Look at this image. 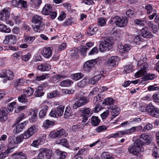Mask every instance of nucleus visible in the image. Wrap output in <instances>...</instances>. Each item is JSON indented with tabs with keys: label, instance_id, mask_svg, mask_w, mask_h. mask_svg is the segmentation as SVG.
Instances as JSON below:
<instances>
[{
	"label": "nucleus",
	"instance_id": "nucleus-1",
	"mask_svg": "<svg viewBox=\"0 0 159 159\" xmlns=\"http://www.w3.org/2000/svg\"><path fill=\"white\" fill-rule=\"evenodd\" d=\"M140 138L141 140L136 141L128 149H136L137 148L141 149L144 144L145 143L148 144L152 141L151 137L149 135L145 133H143L141 134Z\"/></svg>",
	"mask_w": 159,
	"mask_h": 159
},
{
	"label": "nucleus",
	"instance_id": "nucleus-2",
	"mask_svg": "<svg viewBox=\"0 0 159 159\" xmlns=\"http://www.w3.org/2000/svg\"><path fill=\"white\" fill-rule=\"evenodd\" d=\"M113 44L114 43L112 37H105L99 44V51L101 52L108 51L112 48Z\"/></svg>",
	"mask_w": 159,
	"mask_h": 159
},
{
	"label": "nucleus",
	"instance_id": "nucleus-3",
	"mask_svg": "<svg viewBox=\"0 0 159 159\" xmlns=\"http://www.w3.org/2000/svg\"><path fill=\"white\" fill-rule=\"evenodd\" d=\"M128 18L125 16L121 18L119 16H116L112 18L110 21V24L112 25L115 24L119 27H122L125 26L128 23Z\"/></svg>",
	"mask_w": 159,
	"mask_h": 159
},
{
	"label": "nucleus",
	"instance_id": "nucleus-4",
	"mask_svg": "<svg viewBox=\"0 0 159 159\" xmlns=\"http://www.w3.org/2000/svg\"><path fill=\"white\" fill-rule=\"evenodd\" d=\"M41 17L37 15H35L32 19V21L35 25L33 28L35 31L39 32L44 30V25L42 21Z\"/></svg>",
	"mask_w": 159,
	"mask_h": 159
},
{
	"label": "nucleus",
	"instance_id": "nucleus-5",
	"mask_svg": "<svg viewBox=\"0 0 159 159\" xmlns=\"http://www.w3.org/2000/svg\"><path fill=\"white\" fill-rule=\"evenodd\" d=\"M24 118V115L22 114L17 117L16 120V123L12 125V127H14L16 126L15 128L13 129V132L14 133L17 134L21 131L27 122L26 121L21 123L20 124H18Z\"/></svg>",
	"mask_w": 159,
	"mask_h": 159
},
{
	"label": "nucleus",
	"instance_id": "nucleus-6",
	"mask_svg": "<svg viewBox=\"0 0 159 159\" xmlns=\"http://www.w3.org/2000/svg\"><path fill=\"white\" fill-rule=\"evenodd\" d=\"M145 110L152 116L157 118L159 117V109L155 107L152 103L147 105Z\"/></svg>",
	"mask_w": 159,
	"mask_h": 159
},
{
	"label": "nucleus",
	"instance_id": "nucleus-7",
	"mask_svg": "<svg viewBox=\"0 0 159 159\" xmlns=\"http://www.w3.org/2000/svg\"><path fill=\"white\" fill-rule=\"evenodd\" d=\"M89 101V100L85 97H80L77 99V100L73 105V107L75 109H76L88 103Z\"/></svg>",
	"mask_w": 159,
	"mask_h": 159
},
{
	"label": "nucleus",
	"instance_id": "nucleus-8",
	"mask_svg": "<svg viewBox=\"0 0 159 159\" xmlns=\"http://www.w3.org/2000/svg\"><path fill=\"white\" fill-rule=\"evenodd\" d=\"M0 77L5 78L3 80V82L5 83L7 80L12 79L14 77V75L12 72L10 70H4L2 71V73L0 75Z\"/></svg>",
	"mask_w": 159,
	"mask_h": 159
},
{
	"label": "nucleus",
	"instance_id": "nucleus-9",
	"mask_svg": "<svg viewBox=\"0 0 159 159\" xmlns=\"http://www.w3.org/2000/svg\"><path fill=\"white\" fill-rule=\"evenodd\" d=\"M96 59L89 60L85 62L84 66V69L85 70L90 71L94 67L97 63Z\"/></svg>",
	"mask_w": 159,
	"mask_h": 159
},
{
	"label": "nucleus",
	"instance_id": "nucleus-10",
	"mask_svg": "<svg viewBox=\"0 0 159 159\" xmlns=\"http://www.w3.org/2000/svg\"><path fill=\"white\" fill-rule=\"evenodd\" d=\"M16 36L13 34H9L5 36L3 42L5 44L13 45L16 43Z\"/></svg>",
	"mask_w": 159,
	"mask_h": 159
},
{
	"label": "nucleus",
	"instance_id": "nucleus-11",
	"mask_svg": "<svg viewBox=\"0 0 159 159\" xmlns=\"http://www.w3.org/2000/svg\"><path fill=\"white\" fill-rule=\"evenodd\" d=\"M67 135L64 129H62L56 131L51 132L49 134V136L53 138H59L62 135L66 136Z\"/></svg>",
	"mask_w": 159,
	"mask_h": 159
},
{
	"label": "nucleus",
	"instance_id": "nucleus-12",
	"mask_svg": "<svg viewBox=\"0 0 159 159\" xmlns=\"http://www.w3.org/2000/svg\"><path fill=\"white\" fill-rule=\"evenodd\" d=\"M139 67H140V70L137 72L134 75L137 78L141 76L146 73V71L148 68V65L147 63H144Z\"/></svg>",
	"mask_w": 159,
	"mask_h": 159
},
{
	"label": "nucleus",
	"instance_id": "nucleus-13",
	"mask_svg": "<svg viewBox=\"0 0 159 159\" xmlns=\"http://www.w3.org/2000/svg\"><path fill=\"white\" fill-rule=\"evenodd\" d=\"M119 58L117 56H111L107 62V65L109 67H113L118 64Z\"/></svg>",
	"mask_w": 159,
	"mask_h": 159
},
{
	"label": "nucleus",
	"instance_id": "nucleus-14",
	"mask_svg": "<svg viewBox=\"0 0 159 159\" xmlns=\"http://www.w3.org/2000/svg\"><path fill=\"white\" fill-rule=\"evenodd\" d=\"M36 128L34 126H31L27 131L22 134L24 139H27L32 136L36 131Z\"/></svg>",
	"mask_w": 159,
	"mask_h": 159
},
{
	"label": "nucleus",
	"instance_id": "nucleus-15",
	"mask_svg": "<svg viewBox=\"0 0 159 159\" xmlns=\"http://www.w3.org/2000/svg\"><path fill=\"white\" fill-rule=\"evenodd\" d=\"M10 16V13L6 9L4 8L0 13V19L3 21L7 20L8 19Z\"/></svg>",
	"mask_w": 159,
	"mask_h": 159
},
{
	"label": "nucleus",
	"instance_id": "nucleus-16",
	"mask_svg": "<svg viewBox=\"0 0 159 159\" xmlns=\"http://www.w3.org/2000/svg\"><path fill=\"white\" fill-rule=\"evenodd\" d=\"M141 35L144 38H151L154 36L152 33L149 32L148 30L146 27L143 28L141 30Z\"/></svg>",
	"mask_w": 159,
	"mask_h": 159
},
{
	"label": "nucleus",
	"instance_id": "nucleus-17",
	"mask_svg": "<svg viewBox=\"0 0 159 159\" xmlns=\"http://www.w3.org/2000/svg\"><path fill=\"white\" fill-rule=\"evenodd\" d=\"M38 112L37 109L32 110L31 112V116L29 117V119L31 122H34L37 120V114Z\"/></svg>",
	"mask_w": 159,
	"mask_h": 159
},
{
	"label": "nucleus",
	"instance_id": "nucleus-18",
	"mask_svg": "<svg viewBox=\"0 0 159 159\" xmlns=\"http://www.w3.org/2000/svg\"><path fill=\"white\" fill-rule=\"evenodd\" d=\"M52 11V8L50 5L46 4L43 7L42 11L43 14L45 15H49L51 11Z\"/></svg>",
	"mask_w": 159,
	"mask_h": 159
},
{
	"label": "nucleus",
	"instance_id": "nucleus-19",
	"mask_svg": "<svg viewBox=\"0 0 159 159\" xmlns=\"http://www.w3.org/2000/svg\"><path fill=\"white\" fill-rule=\"evenodd\" d=\"M42 54L45 57H50L52 55L51 48L50 47L44 48L43 49Z\"/></svg>",
	"mask_w": 159,
	"mask_h": 159
},
{
	"label": "nucleus",
	"instance_id": "nucleus-20",
	"mask_svg": "<svg viewBox=\"0 0 159 159\" xmlns=\"http://www.w3.org/2000/svg\"><path fill=\"white\" fill-rule=\"evenodd\" d=\"M51 68L49 65L47 63H43L38 66V69L41 71H47L49 70Z\"/></svg>",
	"mask_w": 159,
	"mask_h": 159
},
{
	"label": "nucleus",
	"instance_id": "nucleus-21",
	"mask_svg": "<svg viewBox=\"0 0 159 159\" xmlns=\"http://www.w3.org/2000/svg\"><path fill=\"white\" fill-rule=\"evenodd\" d=\"M110 109L111 110V113L112 116H114L113 118L118 115L120 113V109L116 106H112L111 107Z\"/></svg>",
	"mask_w": 159,
	"mask_h": 159
},
{
	"label": "nucleus",
	"instance_id": "nucleus-22",
	"mask_svg": "<svg viewBox=\"0 0 159 159\" xmlns=\"http://www.w3.org/2000/svg\"><path fill=\"white\" fill-rule=\"evenodd\" d=\"M101 101L100 97L98 95L94 98L93 102L95 105L94 108L96 111H99L97 109L99 108V106L100 104V102Z\"/></svg>",
	"mask_w": 159,
	"mask_h": 159
},
{
	"label": "nucleus",
	"instance_id": "nucleus-23",
	"mask_svg": "<svg viewBox=\"0 0 159 159\" xmlns=\"http://www.w3.org/2000/svg\"><path fill=\"white\" fill-rule=\"evenodd\" d=\"M42 109L39 113V116L40 118H43L46 115L47 111L48 109V106L44 105L43 106Z\"/></svg>",
	"mask_w": 159,
	"mask_h": 159
},
{
	"label": "nucleus",
	"instance_id": "nucleus-24",
	"mask_svg": "<svg viewBox=\"0 0 159 159\" xmlns=\"http://www.w3.org/2000/svg\"><path fill=\"white\" fill-rule=\"evenodd\" d=\"M56 153L58 156L57 159H65L67 155L66 152L59 150H57Z\"/></svg>",
	"mask_w": 159,
	"mask_h": 159
},
{
	"label": "nucleus",
	"instance_id": "nucleus-25",
	"mask_svg": "<svg viewBox=\"0 0 159 159\" xmlns=\"http://www.w3.org/2000/svg\"><path fill=\"white\" fill-rule=\"evenodd\" d=\"M44 142V140L41 139H38L34 141L31 145L36 148H39V146L43 144Z\"/></svg>",
	"mask_w": 159,
	"mask_h": 159
},
{
	"label": "nucleus",
	"instance_id": "nucleus-26",
	"mask_svg": "<svg viewBox=\"0 0 159 159\" xmlns=\"http://www.w3.org/2000/svg\"><path fill=\"white\" fill-rule=\"evenodd\" d=\"M120 52L122 53H125L129 51L131 48V45L129 44H125L124 46H120Z\"/></svg>",
	"mask_w": 159,
	"mask_h": 159
},
{
	"label": "nucleus",
	"instance_id": "nucleus-27",
	"mask_svg": "<svg viewBox=\"0 0 159 159\" xmlns=\"http://www.w3.org/2000/svg\"><path fill=\"white\" fill-rule=\"evenodd\" d=\"M103 72V71H102L101 70H96L94 73L95 75L94 76V79L97 82L101 79L102 76H103L102 74Z\"/></svg>",
	"mask_w": 159,
	"mask_h": 159
},
{
	"label": "nucleus",
	"instance_id": "nucleus-28",
	"mask_svg": "<svg viewBox=\"0 0 159 159\" xmlns=\"http://www.w3.org/2000/svg\"><path fill=\"white\" fill-rule=\"evenodd\" d=\"M142 127L141 126L133 127L129 129H127V133L128 134H129L135 132L136 131L142 129Z\"/></svg>",
	"mask_w": 159,
	"mask_h": 159
},
{
	"label": "nucleus",
	"instance_id": "nucleus-29",
	"mask_svg": "<svg viewBox=\"0 0 159 159\" xmlns=\"http://www.w3.org/2000/svg\"><path fill=\"white\" fill-rule=\"evenodd\" d=\"M34 89L31 87H29L25 89L24 91V93L26 95V97H29L33 94Z\"/></svg>",
	"mask_w": 159,
	"mask_h": 159
},
{
	"label": "nucleus",
	"instance_id": "nucleus-30",
	"mask_svg": "<svg viewBox=\"0 0 159 159\" xmlns=\"http://www.w3.org/2000/svg\"><path fill=\"white\" fill-rule=\"evenodd\" d=\"M80 111L84 114V115H86L87 116H90L92 114V111L88 108H85L82 109Z\"/></svg>",
	"mask_w": 159,
	"mask_h": 159
},
{
	"label": "nucleus",
	"instance_id": "nucleus-31",
	"mask_svg": "<svg viewBox=\"0 0 159 159\" xmlns=\"http://www.w3.org/2000/svg\"><path fill=\"white\" fill-rule=\"evenodd\" d=\"M100 122V120L97 116H93L91 119L92 125L94 126L98 125Z\"/></svg>",
	"mask_w": 159,
	"mask_h": 159
},
{
	"label": "nucleus",
	"instance_id": "nucleus-32",
	"mask_svg": "<svg viewBox=\"0 0 159 159\" xmlns=\"http://www.w3.org/2000/svg\"><path fill=\"white\" fill-rule=\"evenodd\" d=\"M0 31L5 33H9L11 32V30L9 28L3 24L0 25Z\"/></svg>",
	"mask_w": 159,
	"mask_h": 159
},
{
	"label": "nucleus",
	"instance_id": "nucleus-33",
	"mask_svg": "<svg viewBox=\"0 0 159 159\" xmlns=\"http://www.w3.org/2000/svg\"><path fill=\"white\" fill-rule=\"evenodd\" d=\"M64 109V107L62 105L59 106L57 107L55 110L58 116H61L63 115Z\"/></svg>",
	"mask_w": 159,
	"mask_h": 159
},
{
	"label": "nucleus",
	"instance_id": "nucleus-34",
	"mask_svg": "<svg viewBox=\"0 0 159 159\" xmlns=\"http://www.w3.org/2000/svg\"><path fill=\"white\" fill-rule=\"evenodd\" d=\"M148 26L152 29V30L153 33H156L157 32V26L153 24L152 21H149L148 23Z\"/></svg>",
	"mask_w": 159,
	"mask_h": 159
},
{
	"label": "nucleus",
	"instance_id": "nucleus-35",
	"mask_svg": "<svg viewBox=\"0 0 159 159\" xmlns=\"http://www.w3.org/2000/svg\"><path fill=\"white\" fill-rule=\"evenodd\" d=\"M25 81L22 79H19L16 80L14 82V86L16 88L21 86L25 83Z\"/></svg>",
	"mask_w": 159,
	"mask_h": 159
},
{
	"label": "nucleus",
	"instance_id": "nucleus-36",
	"mask_svg": "<svg viewBox=\"0 0 159 159\" xmlns=\"http://www.w3.org/2000/svg\"><path fill=\"white\" fill-rule=\"evenodd\" d=\"M19 156L21 157V159H26L25 154H24L22 152H16L12 155V157L15 158H17Z\"/></svg>",
	"mask_w": 159,
	"mask_h": 159
},
{
	"label": "nucleus",
	"instance_id": "nucleus-37",
	"mask_svg": "<svg viewBox=\"0 0 159 159\" xmlns=\"http://www.w3.org/2000/svg\"><path fill=\"white\" fill-rule=\"evenodd\" d=\"M71 77L73 79L77 80L82 78L83 77V75L80 73H78L72 74Z\"/></svg>",
	"mask_w": 159,
	"mask_h": 159
},
{
	"label": "nucleus",
	"instance_id": "nucleus-38",
	"mask_svg": "<svg viewBox=\"0 0 159 159\" xmlns=\"http://www.w3.org/2000/svg\"><path fill=\"white\" fill-rule=\"evenodd\" d=\"M114 158L108 152L102 153L101 156V159H114Z\"/></svg>",
	"mask_w": 159,
	"mask_h": 159
},
{
	"label": "nucleus",
	"instance_id": "nucleus-39",
	"mask_svg": "<svg viewBox=\"0 0 159 159\" xmlns=\"http://www.w3.org/2000/svg\"><path fill=\"white\" fill-rule=\"evenodd\" d=\"M134 22L139 26H143L146 23V21L141 19H136L134 20Z\"/></svg>",
	"mask_w": 159,
	"mask_h": 159
},
{
	"label": "nucleus",
	"instance_id": "nucleus-40",
	"mask_svg": "<svg viewBox=\"0 0 159 159\" xmlns=\"http://www.w3.org/2000/svg\"><path fill=\"white\" fill-rule=\"evenodd\" d=\"M114 102V100L112 98H105L102 102L103 104L109 105L113 104Z\"/></svg>",
	"mask_w": 159,
	"mask_h": 159
},
{
	"label": "nucleus",
	"instance_id": "nucleus-41",
	"mask_svg": "<svg viewBox=\"0 0 159 159\" xmlns=\"http://www.w3.org/2000/svg\"><path fill=\"white\" fill-rule=\"evenodd\" d=\"M72 83V82L70 80H67L63 81L60 84V85L61 86H69Z\"/></svg>",
	"mask_w": 159,
	"mask_h": 159
},
{
	"label": "nucleus",
	"instance_id": "nucleus-42",
	"mask_svg": "<svg viewBox=\"0 0 159 159\" xmlns=\"http://www.w3.org/2000/svg\"><path fill=\"white\" fill-rule=\"evenodd\" d=\"M17 105L16 102H13L9 103L7 106V109L10 111H12L13 110L14 108H16Z\"/></svg>",
	"mask_w": 159,
	"mask_h": 159
},
{
	"label": "nucleus",
	"instance_id": "nucleus-43",
	"mask_svg": "<svg viewBox=\"0 0 159 159\" xmlns=\"http://www.w3.org/2000/svg\"><path fill=\"white\" fill-rule=\"evenodd\" d=\"M155 75L154 74H148L145 75L143 78L144 80L147 81L153 80L155 79Z\"/></svg>",
	"mask_w": 159,
	"mask_h": 159
},
{
	"label": "nucleus",
	"instance_id": "nucleus-44",
	"mask_svg": "<svg viewBox=\"0 0 159 159\" xmlns=\"http://www.w3.org/2000/svg\"><path fill=\"white\" fill-rule=\"evenodd\" d=\"M87 82V79L84 78L83 80L78 83L77 86L80 88H83Z\"/></svg>",
	"mask_w": 159,
	"mask_h": 159
},
{
	"label": "nucleus",
	"instance_id": "nucleus-45",
	"mask_svg": "<svg viewBox=\"0 0 159 159\" xmlns=\"http://www.w3.org/2000/svg\"><path fill=\"white\" fill-rule=\"evenodd\" d=\"M146 59L145 55L144 54L140 58V60L138 61V65L139 66L142 65L144 63H147L146 62Z\"/></svg>",
	"mask_w": 159,
	"mask_h": 159
},
{
	"label": "nucleus",
	"instance_id": "nucleus-46",
	"mask_svg": "<svg viewBox=\"0 0 159 159\" xmlns=\"http://www.w3.org/2000/svg\"><path fill=\"white\" fill-rule=\"evenodd\" d=\"M54 122L52 121L46 120L44 122L43 126L45 128H48L50 126H52Z\"/></svg>",
	"mask_w": 159,
	"mask_h": 159
},
{
	"label": "nucleus",
	"instance_id": "nucleus-47",
	"mask_svg": "<svg viewBox=\"0 0 159 159\" xmlns=\"http://www.w3.org/2000/svg\"><path fill=\"white\" fill-rule=\"evenodd\" d=\"M41 87H38V89L36 90L34 93V94L35 95V97H40L43 96L44 95V93L41 91Z\"/></svg>",
	"mask_w": 159,
	"mask_h": 159
},
{
	"label": "nucleus",
	"instance_id": "nucleus-48",
	"mask_svg": "<svg viewBox=\"0 0 159 159\" xmlns=\"http://www.w3.org/2000/svg\"><path fill=\"white\" fill-rule=\"evenodd\" d=\"M26 96L24 94L20 95L18 98V100L19 102L22 103H25L27 102V99L26 98Z\"/></svg>",
	"mask_w": 159,
	"mask_h": 159
},
{
	"label": "nucleus",
	"instance_id": "nucleus-49",
	"mask_svg": "<svg viewBox=\"0 0 159 159\" xmlns=\"http://www.w3.org/2000/svg\"><path fill=\"white\" fill-rule=\"evenodd\" d=\"M124 70L123 71V73L124 74H127L132 71L133 68L131 66L128 65L125 67Z\"/></svg>",
	"mask_w": 159,
	"mask_h": 159
},
{
	"label": "nucleus",
	"instance_id": "nucleus-50",
	"mask_svg": "<svg viewBox=\"0 0 159 159\" xmlns=\"http://www.w3.org/2000/svg\"><path fill=\"white\" fill-rule=\"evenodd\" d=\"M35 39L34 36H26L25 38L26 42L29 44H32Z\"/></svg>",
	"mask_w": 159,
	"mask_h": 159
},
{
	"label": "nucleus",
	"instance_id": "nucleus-51",
	"mask_svg": "<svg viewBox=\"0 0 159 159\" xmlns=\"http://www.w3.org/2000/svg\"><path fill=\"white\" fill-rule=\"evenodd\" d=\"M139 150H128L130 153H132L134 155H136L139 158H141V156Z\"/></svg>",
	"mask_w": 159,
	"mask_h": 159
},
{
	"label": "nucleus",
	"instance_id": "nucleus-52",
	"mask_svg": "<svg viewBox=\"0 0 159 159\" xmlns=\"http://www.w3.org/2000/svg\"><path fill=\"white\" fill-rule=\"evenodd\" d=\"M97 30V28H92V27L89 26L88 27V32L87 34L89 36L93 35L94 34Z\"/></svg>",
	"mask_w": 159,
	"mask_h": 159
},
{
	"label": "nucleus",
	"instance_id": "nucleus-53",
	"mask_svg": "<svg viewBox=\"0 0 159 159\" xmlns=\"http://www.w3.org/2000/svg\"><path fill=\"white\" fill-rule=\"evenodd\" d=\"M79 50L81 54L84 57L86 54L87 48H85L84 46H82L80 47V48Z\"/></svg>",
	"mask_w": 159,
	"mask_h": 159
},
{
	"label": "nucleus",
	"instance_id": "nucleus-54",
	"mask_svg": "<svg viewBox=\"0 0 159 159\" xmlns=\"http://www.w3.org/2000/svg\"><path fill=\"white\" fill-rule=\"evenodd\" d=\"M106 20L103 17H101L98 20V25L101 26L105 25L106 23Z\"/></svg>",
	"mask_w": 159,
	"mask_h": 159
},
{
	"label": "nucleus",
	"instance_id": "nucleus-55",
	"mask_svg": "<svg viewBox=\"0 0 159 159\" xmlns=\"http://www.w3.org/2000/svg\"><path fill=\"white\" fill-rule=\"evenodd\" d=\"M145 9L147 10V13L148 14H150L153 10V8L152 6L150 4H147L146 5L144 8Z\"/></svg>",
	"mask_w": 159,
	"mask_h": 159
},
{
	"label": "nucleus",
	"instance_id": "nucleus-56",
	"mask_svg": "<svg viewBox=\"0 0 159 159\" xmlns=\"http://www.w3.org/2000/svg\"><path fill=\"white\" fill-rule=\"evenodd\" d=\"M8 113V111L6 108L3 107L0 109V116H7Z\"/></svg>",
	"mask_w": 159,
	"mask_h": 159
},
{
	"label": "nucleus",
	"instance_id": "nucleus-57",
	"mask_svg": "<svg viewBox=\"0 0 159 159\" xmlns=\"http://www.w3.org/2000/svg\"><path fill=\"white\" fill-rule=\"evenodd\" d=\"M70 109V107H66L64 114L65 118H66L70 116L71 114Z\"/></svg>",
	"mask_w": 159,
	"mask_h": 159
},
{
	"label": "nucleus",
	"instance_id": "nucleus-58",
	"mask_svg": "<svg viewBox=\"0 0 159 159\" xmlns=\"http://www.w3.org/2000/svg\"><path fill=\"white\" fill-rule=\"evenodd\" d=\"M18 5V7L19 8H21L23 7L24 8H25L27 7L26 2L23 0H19Z\"/></svg>",
	"mask_w": 159,
	"mask_h": 159
},
{
	"label": "nucleus",
	"instance_id": "nucleus-59",
	"mask_svg": "<svg viewBox=\"0 0 159 159\" xmlns=\"http://www.w3.org/2000/svg\"><path fill=\"white\" fill-rule=\"evenodd\" d=\"M22 52H17L13 54V57L16 58L17 59L19 60L21 57Z\"/></svg>",
	"mask_w": 159,
	"mask_h": 159
},
{
	"label": "nucleus",
	"instance_id": "nucleus-60",
	"mask_svg": "<svg viewBox=\"0 0 159 159\" xmlns=\"http://www.w3.org/2000/svg\"><path fill=\"white\" fill-rule=\"evenodd\" d=\"M66 76H64L60 74H56L54 77L53 78V81H54L55 79L58 80L57 81H59L60 79L61 78H65L66 77Z\"/></svg>",
	"mask_w": 159,
	"mask_h": 159
},
{
	"label": "nucleus",
	"instance_id": "nucleus-61",
	"mask_svg": "<svg viewBox=\"0 0 159 159\" xmlns=\"http://www.w3.org/2000/svg\"><path fill=\"white\" fill-rule=\"evenodd\" d=\"M107 127H106L105 125L100 126L96 129V130L97 132H100L103 131L107 129Z\"/></svg>",
	"mask_w": 159,
	"mask_h": 159
},
{
	"label": "nucleus",
	"instance_id": "nucleus-62",
	"mask_svg": "<svg viewBox=\"0 0 159 159\" xmlns=\"http://www.w3.org/2000/svg\"><path fill=\"white\" fill-rule=\"evenodd\" d=\"M11 150H6L5 152H2V153L0 154V159H2L6 157L8 154L11 152Z\"/></svg>",
	"mask_w": 159,
	"mask_h": 159
},
{
	"label": "nucleus",
	"instance_id": "nucleus-63",
	"mask_svg": "<svg viewBox=\"0 0 159 159\" xmlns=\"http://www.w3.org/2000/svg\"><path fill=\"white\" fill-rule=\"evenodd\" d=\"M157 84H155L153 85H151L149 86L148 87V89L150 91L157 90L159 89V88L157 86Z\"/></svg>",
	"mask_w": 159,
	"mask_h": 159
},
{
	"label": "nucleus",
	"instance_id": "nucleus-64",
	"mask_svg": "<svg viewBox=\"0 0 159 159\" xmlns=\"http://www.w3.org/2000/svg\"><path fill=\"white\" fill-rule=\"evenodd\" d=\"M31 56V54L28 53L27 54L21 56V59L25 61H28L30 59Z\"/></svg>",
	"mask_w": 159,
	"mask_h": 159
}]
</instances>
